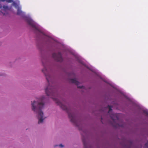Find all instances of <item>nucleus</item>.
Masks as SVG:
<instances>
[{"instance_id":"7","label":"nucleus","mask_w":148,"mask_h":148,"mask_svg":"<svg viewBox=\"0 0 148 148\" xmlns=\"http://www.w3.org/2000/svg\"><path fill=\"white\" fill-rule=\"evenodd\" d=\"M110 116L114 122H115V120L119 119V114L117 113L110 114Z\"/></svg>"},{"instance_id":"9","label":"nucleus","mask_w":148,"mask_h":148,"mask_svg":"<svg viewBox=\"0 0 148 148\" xmlns=\"http://www.w3.org/2000/svg\"><path fill=\"white\" fill-rule=\"evenodd\" d=\"M22 12L21 10V8L20 7H18L17 8V14L18 15H21L22 14Z\"/></svg>"},{"instance_id":"3","label":"nucleus","mask_w":148,"mask_h":148,"mask_svg":"<svg viewBox=\"0 0 148 148\" xmlns=\"http://www.w3.org/2000/svg\"><path fill=\"white\" fill-rule=\"evenodd\" d=\"M51 98L53 100L56 101L57 103L59 105L63 110L66 111L68 114L69 117L71 121L73 123L75 124L76 121L75 114L72 113L71 110L70 109L68 108L66 106L63 104L61 102L58 100L57 99L53 97H51Z\"/></svg>"},{"instance_id":"8","label":"nucleus","mask_w":148,"mask_h":148,"mask_svg":"<svg viewBox=\"0 0 148 148\" xmlns=\"http://www.w3.org/2000/svg\"><path fill=\"white\" fill-rule=\"evenodd\" d=\"M71 82L72 83H74L77 85H78L79 84V82L77 81L75 79H71Z\"/></svg>"},{"instance_id":"10","label":"nucleus","mask_w":148,"mask_h":148,"mask_svg":"<svg viewBox=\"0 0 148 148\" xmlns=\"http://www.w3.org/2000/svg\"><path fill=\"white\" fill-rule=\"evenodd\" d=\"M12 2H13V3H12V5L14 6L16 8H17L18 7H18V5L14 1L13 2V1Z\"/></svg>"},{"instance_id":"4","label":"nucleus","mask_w":148,"mask_h":148,"mask_svg":"<svg viewBox=\"0 0 148 148\" xmlns=\"http://www.w3.org/2000/svg\"><path fill=\"white\" fill-rule=\"evenodd\" d=\"M1 1H6L7 3H11L13 2V0H0V8H3L1 10L0 12L3 15H5L8 14L7 10H10L11 8H9L7 6L4 5L3 6Z\"/></svg>"},{"instance_id":"17","label":"nucleus","mask_w":148,"mask_h":148,"mask_svg":"<svg viewBox=\"0 0 148 148\" xmlns=\"http://www.w3.org/2000/svg\"><path fill=\"white\" fill-rule=\"evenodd\" d=\"M57 146V145H55V147H56V146Z\"/></svg>"},{"instance_id":"6","label":"nucleus","mask_w":148,"mask_h":148,"mask_svg":"<svg viewBox=\"0 0 148 148\" xmlns=\"http://www.w3.org/2000/svg\"><path fill=\"white\" fill-rule=\"evenodd\" d=\"M28 24L35 29L37 30L39 32H40V30L36 27L35 23L31 19L28 18L26 20Z\"/></svg>"},{"instance_id":"12","label":"nucleus","mask_w":148,"mask_h":148,"mask_svg":"<svg viewBox=\"0 0 148 148\" xmlns=\"http://www.w3.org/2000/svg\"><path fill=\"white\" fill-rule=\"evenodd\" d=\"M112 107L111 106H108L109 110L108 113L110 114V112L112 111Z\"/></svg>"},{"instance_id":"14","label":"nucleus","mask_w":148,"mask_h":148,"mask_svg":"<svg viewBox=\"0 0 148 148\" xmlns=\"http://www.w3.org/2000/svg\"><path fill=\"white\" fill-rule=\"evenodd\" d=\"M59 146H60V147H64V145H63L62 144H61L60 145H59Z\"/></svg>"},{"instance_id":"16","label":"nucleus","mask_w":148,"mask_h":148,"mask_svg":"<svg viewBox=\"0 0 148 148\" xmlns=\"http://www.w3.org/2000/svg\"><path fill=\"white\" fill-rule=\"evenodd\" d=\"M147 145V143H146V144H145V145H146V146Z\"/></svg>"},{"instance_id":"1","label":"nucleus","mask_w":148,"mask_h":148,"mask_svg":"<svg viewBox=\"0 0 148 148\" xmlns=\"http://www.w3.org/2000/svg\"><path fill=\"white\" fill-rule=\"evenodd\" d=\"M45 98L42 96L36 101H32V109L33 110L38 113V123H42L44 119H43V113L41 110L44 108V100Z\"/></svg>"},{"instance_id":"5","label":"nucleus","mask_w":148,"mask_h":148,"mask_svg":"<svg viewBox=\"0 0 148 148\" xmlns=\"http://www.w3.org/2000/svg\"><path fill=\"white\" fill-rule=\"evenodd\" d=\"M52 57L55 60L57 61L61 62L63 60V58L61 53L60 52H58L57 54L56 53H53Z\"/></svg>"},{"instance_id":"2","label":"nucleus","mask_w":148,"mask_h":148,"mask_svg":"<svg viewBox=\"0 0 148 148\" xmlns=\"http://www.w3.org/2000/svg\"><path fill=\"white\" fill-rule=\"evenodd\" d=\"M42 62L43 65L44 67V68L42 70V71L45 76L47 81L49 84L48 86L45 90V92L47 96H55L56 94L55 88L54 87L50 86L49 85L51 77L48 71L47 70V63L46 62L45 63L43 60H42Z\"/></svg>"},{"instance_id":"13","label":"nucleus","mask_w":148,"mask_h":148,"mask_svg":"<svg viewBox=\"0 0 148 148\" xmlns=\"http://www.w3.org/2000/svg\"><path fill=\"white\" fill-rule=\"evenodd\" d=\"M84 87V86H77L78 88H83Z\"/></svg>"},{"instance_id":"15","label":"nucleus","mask_w":148,"mask_h":148,"mask_svg":"<svg viewBox=\"0 0 148 148\" xmlns=\"http://www.w3.org/2000/svg\"><path fill=\"white\" fill-rule=\"evenodd\" d=\"M144 113H145L147 115H148V114L147 112H146V111H144Z\"/></svg>"},{"instance_id":"11","label":"nucleus","mask_w":148,"mask_h":148,"mask_svg":"<svg viewBox=\"0 0 148 148\" xmlns=\"http://www.w3.org/2000/svg\"><path fill=\"white\" fill-rule=\"evenodd\" d=\"M82 142H83V144L84 145V147H86V146H87V145H86V144L85 139L84 138H83L82 139Z\"/></svg>"}]
</instances>
